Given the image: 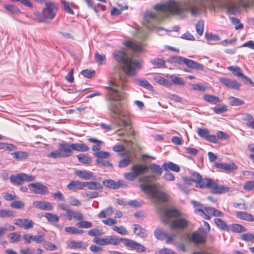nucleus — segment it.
<instances>
[{"instance_id": "f257e3e1", "label": "nucleus", "mask_w": 254, "mask_h": 254, "mask_svg": "<svg viewBox=\"0 0 254 254\" xmlns=\"http://www.w3.org/2000/svg\"><path fill=\"white\" fill-rule=\"evenodd\" d=\"M214 0H195L176 1L169 0L164 3H158L153 6L155 12L147 11L144 14V26L149 30H156L159 32L165 29L158 25L166 18L171 16H182L190 11L193 16L203 12L206 8L214 9Z\"/></svg>"}, {"instance_id": "f03ea898", "label": "nucleus", "mask_w": 254, "mask_h": 254, "mask_svg": "<svg viewBox=\"0 0 254 254\" xmlns=\"http://www.w3.org/2000/svg\"><path fill=\"white\" fill-rule=\"evenodd\" d=\"M125 85V81L120 78L112 81L111 85L106 87L108 89V109L111 116L117 120L118 127L122 126L127 127L131 125L130 121L127 119L128 112L126 106L124 103L120 102L127 97L124 91Z\"/></svg>"}, {"instance_id": "7ed1b4c3", "label": "nucleus", "mask_w": 254, "mask_h": 254, "mask_svg": "<svg viewBox=\"0 0 254 254\" xmlns=\"http://www.w3.org/2000/svg\"><path fill=\"white\" fill-rule=\"evenodd\" d=\"M155 176H144L139 178L138 181L141 183L140 189L146 194L150 195L153 199L154 203L161 211L164 210V207L162 203L167 202L169 200L168 194L163 191H160L157 190V185L149 184L151 183L153 179Z\"/></svg>"}, {"instance_id": "20e7f679", "label": "nucleus", "mask_w": 254, "mask_h": 254, "mask_svg": "<svg viewBox=\"0 0 254 254\" xmlns=\"http://www.w3.org/2000/svg\"><path fill=\"white\" fill-rule=\"evenodd\" d=\"M113 56L116 61L124 64L123 69L128 75H135L136 70L141 68L140 63L129 58L124 50L115 51Z\"/></svg>"}, {"instance_id": "39448f33", "label": "nucleus", "mask_w": 254, "mask_h": 254, "mask_svg": "<svg viewBox=\"0 0 254 254\" xmlns=\"http://www.w3.org/2000/svg\"><path fill=\"white\" fill-rule=\"evenodd\" d=\"M181 215V213L176 209L170 208L165 210L164 212L162 220L166 224H169L171 229H183L188 225L189 222L184 218H179L172 221L170 219L172 218L178 217Z\"/></svg>"}, {"instance_id": "423d86ee", "label": "nucleus", "mask_w": 254, "mask_h": 254, "mask_svg": "<svg viewBox=\"0 0 254 254\" xmlns=\"http://www.w3.org/2000/svg\"><path fill=\"white\" fill-rule=\"evenodd\" d=\"M58 10L56 4L51 1L45 3V6L42 10V15L39 13H35L36 18L40 22H45L47 20H52L54 18Z\"/></svg>"}, {"instance_id": "0eeeda50", "label": "nucleus", "mask_w": 254, "mask_h": 254, "mask_svg": "<svg viewBox=\"0 0 254 254\" xmlns=\"http://www.w3.org/2000/svg\"><path fill=\"white\" fill-rule=\"evenodd\" d=\"M147 170L146 166L138 164L135 165L131 168V172L125 173L124 176L129 181L134 180L139 175L143 174Z\"/></svg>"}, {"instance_id": "6e6552de", "label": "nucleus", "mask_w": 254, "mask_h": 254, "mask_svg": "<svg viewBox=\"0 0 254 254\" xmlns=\"http://www.w3.org/2000/svg\"><path fill=\"white\" fill-rule=\"evenodd\" d=\"M93 155L97 158L96 163L98 165L103 167H113L112 164L108 160V159L110 156V154L108 152L99 151L95 152Z\"/></svg>"}, {"instance_id": "1a4fd4ad", "label": "nucleus", "mask_w": 254, "mask_h": 254, "mask_svg": "<svg viewBox=\"0 0 254 254\" xmlns=\"http://www.w3.org/2000/svg\"><path fill=\"white\" fill-rule=\"evenodd\" d=\"M93 242L97 245L105 246L107 245H118L121 242V238L108 236L104 238L96 237L93 239Z\"/></svg>"}, {"instance_id": "9d476101", "label": "nucleus", "mask_w": 254, "mask_h": 254, "mask_svg": "<svg viewBox=\"0 0 254 254\" xmlns=\"http://www.w3.org/2000/svg\"><path fill=\"white\" fill-rule=\"evenodd\" d=\"M121 242H124L126 247L129 248L131 250L135 251L137 253H142L146 251L145 248L143 245L132 240L122 238Z\"/></svg>"}, {"instance_id": "9b49d317", "label": "nucleus", "mask_w": 254, "mask_h": 254, "mask_svg": "<svg viewBox=\"0 0 254 254\" xmlns=\"http://www.w3.org/2000/svg\"><path fill=\"white\" fill-rule=\"evenodd\" d=\"M28 187L31 192L40 195H46L49 193L48 188L42 183L30 184Z\"/></svg>"}, {"instance_id": "f8f14e48", "label": "nucleus", "mask_w": 254, "mask_h": 254, "mask_svg": "<svg viewBox=\"0 0 254 254\" xmlns=\"http://www.w3.org/2000/svg\"><path fill=\"white\" fill-rule=\"evenodd\" d=\"M219 81L225 86L232 89L239 90L241 87V84L234 79L220 77L219 78Z\"/></svg>"}, {"instance_id": "ddd939ff", "label": "nucleus", "mask_w": 254, "mask_h": 254, "mask_svg": "<svg viewBox=\"0 0 254 254\" xmlns=\"http://www.w3.org/2000/svg\"><path fill=\"white\" fill-rule=\"evenodd\" d=\"M103 184L107 188L111 189H118L120 187H126V184L122 180L116 182L113 180L107 179L103 182Z\"/></svg>"}, {"instance_id": "4468645a", "label": "nucleus", "mask_w": 254, "mask_h": 254, "mask_svg": "<svg viewBox=\"0 0 254 254\" xmlns=\"http://www.w3.org/2000/svg\"><path fill=\"white\" fill-rule=\"evenodd\" d=\"M34 207L42 210L51 211L53 209V205L51 203L44 200H37L33 202Z\"/></svg>"}, {"instance_id": "2eb2a0df", "label": "nucleus", "mask_w": 254, "mask_h": 254, "mask_svg": "<svg viewBox=\"0 0 254 254\" xmlns=\"http://www.w3.org/2000/svg\"><path fill=\"white\" fill-rule=\"evenodd\" d=\"M59 148L60 149L63 157H67L72 155V150L71 144L66 142H63L59 145Z\"/></svg>"}, {"instance_id": "dca6fc26", "label": "nucleus", "mask_w": 254, "mask_h": 254, "mask_svg": "<svg viewBox=\"0 0 254 254\" xmlns=\"http://www.w3.org/2000/svg\"><path fill=\"white\" fill-rule=\"evenodd\" d=\"M14 224L19 227L24 228L26 230L32 228L34 225V223L31 220L21 218L16 219Z\"/></svg>"}, {"instance_id": "f3484780", "label": "nucleus", "mask_w": 254, "mask_h": 254, "mask_svg": "<svg viewBox=\"0 0 254 254\" xmlns=\"http://www.w3.org/2000/svg\"><path fill=\"white\" fill-rule=\"evenodd\" d=\"M124 44L126 46L135 52H141L143 51V49L141 48V45H143L142 41H125Z\"/></svg>"}, {"instance_id": "a211bd4d", "label": "nucleus", "mask_w": 254, "mask_h": 254, "mask_svg": "<svg viewBox=\"0 0 254 254\" xmlns=\"http://www.w3.org/2000/svg\"><path fill=\"white\" fill-rule=\"evenodd\" d=\"M184 64L189 68L198 70H202L204 66L194 61L185 58Z\"/></svg>"}, {"instance_id": "6ab92c4d", "label": "nucleus", "mask_w": 254, "mask_h": 254, "mask_svg": "<svg viewBox=\"0 0 254 254\" xmlns=\"http://www.w3.org/2000/svg\"><path fill=\"white\" fill-rule=\"evenodd\" d=\"M214 183V182L209 178L202 179L201 178L197 184L200 188H206L212 190Z\"/></svg>"}, {"instance_id": "aec40b11", "label": "nucleus", "mask_w": 254, "mask_h": 254, "mask_svg": "<svg viewBox=\"0 0 254 254\" xmlns=\"http://www.w3.org/2000/svg\"><path fill=\"white\" fill-rule=\"evenodd\" d=\"M84 187L85 182L79 181H72L67 185V189L73 191L76 190H82Z\"/></svg>"}, {"instance_id": "412c9836", "label": "nucleus", "mask_w": 254, "mask_h": 254, "mask_svg": "<svg viewBox=\"0 0 254 254\" xmlns=\"http://www.w3.org/2000/svg\"><path fill=\"white\" fill-rule=\"evenodd\" d=\"M215 166L218 169H221L229 172H233L237 169V167L233 163H216Z\"/></svg>"}, {"instance_id": "4be33fe9", "label": "nucleus", "mask_w": 254, "mask_h": 254, "mask_svg": "<svg viewBox=\"0 0 254 254\" xmlns=\"http://www.w3.org/2000/svg\"><path fill=\"white\" fill-rule=\"evenodd\" d=\"M236 217L240 219L248 222L254 221V217L250 213L245 211H238L237 212Z\"/></svg>"}, {"instance_id": "5701e85b", "label": "nucleus", "mask_w": 254, "mask_h": 254, "mask_svg": "<svg viewBox=\"0 0 254 254\" xmlns=\"http://www.w3.org/2000/svg\"><path fill=\"white\" fill-rule=\"evenodd\" d=\"M133 232L134 234L141 238H146L147 236L145 229L141 227L139 225H133Z\"/></svg>"}, {"instance_id": "b1692460", "label": "nucleus", "mask_w": 254, "mask_h": 254, "mask_svg": "<svg viewBox=\"0 0 254 254\" xmlns=\"http://www.w3.org/2000/svg\"><path fill=\"white\" fill-rule=\"evenodd\" d=\"M190 239L191 241L197 244L204 243L206 242L204 237L196 232H193L191 235Z\"/></svg>"}, {"instance_id": "393cba45", "label": "nucleus", "mask_w": 254, "mask_h": 254, "mask_svg": "<svg viewBox=\"0 0 254 254\" xmlns=\"http://www.w3.org/2000/svg\"><path fill=\"white\" fill-rule=\"evenodd\" d=\"M75 174L80 178L84 180H90L93 177V173L86 170H77Z\"/></svg>"}, {"instance_id": "a878e982", "label": "nucleus", "mask_w": 254, "mask_h": 254, "mask_svg": "<svg viewBox=\"0 0 254 254\" xmlns=\"http://www.w3.org/2000/svg\"><path fill=\"white\" fill-rule=\"evenodd\" d=\"M162 167L165 171H166L168 170H171L175 172H178L180 170V167L178 165L172 162L164 163L162 165Z\"/></svg>"}, {"instance_id": "bb28decb", "label": "nucleus", "mask_w": 254, "mask_h": 254, "mask_svg": "<svg viewBox=\"0 0 254 254\" xmlns=\"http://www.w3.org/2000/svg\"><path fill=\"white\" fill-rule=\"evenodd\" d=\"M67 215L69 217V220H70L72 218L76 220H81L83 219V215L81 213L71 209L67 210Z\"/></svg>"}, {"instance_id": "cd10ccee", "label": "nucleus", "mask_w": 254, "mask_h": 254, "mask_svg": "<svg viewBox=\"0 0 254 254\" xmlns=\"http://www.w3.org/2000/svg\"><path fill=\"white\" fill-rule=\"evenodd\" d=\"M227 69L231 71L233 74L237 77L243 78L244 77V74H243L242 70L238 66H230L227 67Z\"/></svg>"}, {"instance_id": "c85d7f7f", "label": "nucleus", "mask_w": 254, "mask_h": 254, "mask_svg": "<svg viewBox=\"0 0 254 254\" xmlns=\"http://www.w3.org/2000/svg\"><path fill=\"white\" fill-rule=\"evenodd\" d=\"M135 82L149 91H152L154 90L153 87L146 79H136L135 80Z\"/></svg>"}, {"instance_id": "c756f323", "label": "nucleus", "mask_w": 254, "mask_h": 254, "mask_svg": "<svg viewBox=\"0 0 254 254\" xmlns=\"http://www.w3.org/2000/svg\"><path fill=\"white\" fill-rule=\"evenodd\" d=\"M229 230L239 233L247 231V229L242 225L239 224H232L229 226Z\"/></svg>"}, {"instance_id": "7c9ffc66", "label": "nucleus", "mask_w": 254, "mask_h": 254, "mask_svg": "<svg viewBox=\"0 0 254 254\" xmlns=\"http://www.w3.org/2000/svg\"><path fill=\"white\" fill-rule=\"evenodd\" d=\"M71 145L72 150L79 152H86L89 149V147L83 143H72L71 144Z\"/></svg>"}, {"instance_id": "2f4dec72", "label": "nucleus", "mask_w": 254, "mask_h": 254, "mask_svg": "<svg viewBox=\"0 0 254 254\" xmlns=\"http://www.w3.org/2000/svg\"><path fill=\"white\" fill-rule=\"evenodd\" d=\"M212 192L214 193H222L228 191L229 188L224 186H219L215 182L213 184Z\"/></svg>"}, {"instance_id": "473e14b6", "label": "nucleus", "mask_w": 254, "mask_h": 254, "mask_svg": "<svg viewBox=\"0 0 254 254\" xmlns=\"http://www.w3.org/2000/svg\"><path fill=\"white\" fill-rule=\"evenodd\" d=\"M87 187L90 190H99L103 189V186L98 182H85V187Z\"/></svg>"}, {"instance_id": "72a5a7b5", "label": "nucleus", "mask_w": 254, "mask_h": 254, "mask_svg": "<svg viewBox=\"0 0 254 254\" xmlns=\"http://www.w3.org/2000/svg\"><path fill=\"white\" fill-rule=\"evenodd\" d=\"M11 155L16 160H22L26 159L28 156V153L25 151H17L12 152Z\"/></svg>"}, {"instance_id": "f704fd0d", "label": "nucleus", "mask_w": 254, "mask_h": 254, "mask_svg": "<svg viewBox=\"0 0 254 254\" xmlns=\"http://www.w3.org/2000/svg\"><path fill=\"white\" fill-rule=\"evenodd\" d=\"M203 98L205 101L211 104H215L220 102L219 98L214 95L206 94L203 96Z\"/></svg>"}, {"instance_id": "c9c22d12", "label": "nucleus", "mask_w": 254, "mask_h": 254, "mask_svg": "<svg viewBox=\"0 0 254 254\" xmlns=\"http://www.w3.org/2000/svg\"><path fill=\"white\" fill-rule=\"evenodd\" d=\"M155 238L160 240H163L167 236L168 233L163 229L157 228L154 232Z\"/></svg>"}, {"instance_id": "e433bc0d", "label": "nucleus", "mask_w": 254, "mask_h": 254, "mask_svg": "<svg viewBox=\"0 0 254 254\" xmlns=\"http://www.w3.org/2000/svg\"><path fill=\"white\" fill-rule=\"evenodd\" d=\"M9 179L10 182L15 185H20L23 183L21 174H17L16 175H11Z\"/></svg>"}, {"instance_id": "4c0bfd02", "label": "nucleus", "mask_w": 254, "mask_h": 254, "mask_svg": "<svg viewBox=\"0 0 254 254\" xmlns=\"http://www.w3.org/2000/svg\"><path fill=\"white\" fill-rule=\"evenodd\" d=\"M228 100L229 105L233 106H238L245 104L244 101L232 96L230 97Z\"/></svg>"}, {"instance_id": "58836bf2", "label": "nucleus", "mask_w": 254, "mask_h": 254, "mask_svg": "<svg viewBox=\"0 0 254 254\" xmlns=\"http://www.w3.org/2000/svg\"><path fill=\"white\" fill-rule=\"evenodd\" d=\"M148 168L156 175L160 176L162 173V168L156 164H151Z\"/></svg>"}, {"instance_id": "ea45409f", "label": "nucleus", "mask_w": 254, "mask_h": 254, "mask_svg": "<svg viewBox=\"0 0 254 254\" xmlns=\"http://www.w3.org/2000/svg\"><path fill=\"white\" fill-rule=\"evenodd\" d=\"M44 216L48 221L50 223H54L58 222L59 220V217L57 215L52 213L47 212L45 214Z\"/></svg>"}, {"instance_id": "a19ab883", "label": "nucleus", "mask_w": 254, "mask_h": 254, "mask_svg": "<svg viewBox=\"0 0 254 254\" xmlns=\"http://www.w3.org/2000/svg\"><path fill=\"white\" fill-rule=\"evenodd\" d=\"M214 223L216 226L223 230H229V226L222 219L216 218L214 219Z\"/></svg>"}, {"instance_id": "79ce46f5", "label": "nucleus", "mask_w": 254, "mask_h": 254, "mask_svg": "<svg viewBox=\"0 0 254 254\" xmlns=\"http://www.w3.org/2000/svg\"><path fill=\"white\" fill-rule=\"evenodd\" d=\"M169 78L171 79L172 82L176 85H184L185 82L181 77H178L174 74L169 75Z\"/></svg>"}, {"instance_id": "37998d69", "label": "nucleus", "mask_w": 254, "mask_h": 254, "mask_svg": "<svg viewBox=\"0 0 254 254\" xmlns=\"http://www.w3.org/2000/svg\"><path fill=\"white\" fill-rule=\"evenodd\" d=\"M151 64L159 68L165 67V62L160 58H155L151 60Z\"/></svg>"}, {"instance_id": "c03bdc74", "label": "nucleus", "mask_w": 254, "mask_h": 254, "mask_svg": "<svg viewBox=\"0 0 254 254\" xmlns=\"http://www.w3.org/2000/svg\"><path fill=\"white\" fill-rule=\"evenodd\" d=\"M78 161L84 164H89L91 162V158L86 155L80 154L77 155Z\"/></svg>"}, {"instance_id": "a18cd8bd", "label": "nucleus", "mask_w": 254, "mask_h": 254, "mask_svg": "<svg viewBox=\"0 0 254 254\" xmlns=\"http://www.w3.org/2000/svg\"><path fill=\"white\" fill-rule=\"evenodd\" d=\"M14 212L10 210L1 209L0 210V218H9L14 216Z\"/></svg>"}, {"instance_id": "49530a36", "label": "nucleus", "mask_w": 254, "mask_h": 254, "mask_svg": "<svg viewBox=\"0 0 254 254\" xmlns=\"http://www.w3.org/2000/svg\"><path fill=\"white\" fill-rule=\"evenodd\" d=\"M64 230L67 233L72 234H82L84 232L83 230L79 229L74 227H66Z\"/></svg>"}, {"instance_id": "de8ad7c7", "label": "nucleus", "mask_w": 254, "mask_h": 254, "mask_svg": "<svg viewBox=\"0 0 254 254\" xmlns=\"http://www.w3.org/2000/svg\"><path fill=\"white\" fill-rule=\"evenodd\" d=\"M8 238L9 239L10 243H16L20 240L21 236L16 233H12L8 235Z\"/></svg>"}, {"instance_id": "09e8293b", "label": "nucleus", "mask_w": 254, "mask_h": 254, "mask_svg": "<svg viewBox=\"0 0 254 254\" xmlns=\"http://www.w3.org/2000/svg\"><path fill=\"white\" fill-rule=\"evenodd\" d=\"M231 21L232 23L235 25V29L236 30L242 29L244 28V25L240 22V20L236 17H231Z\"/></svg>"}, {"instance_id": "8fccbe9b", "label": "nucleus", "mask_w": 254, "mask_h": 254, "mask_svg": "<svg viewBox=\"0 0 254 254\" xmlns=\"http://www.w3.org/2000/svg\"><path fill=\"white\" fill-rule=\"evenodd\" d=\"M195 29L199 36L202 35L204 30V21L201 20L198 21L195 25Z\"/></svg>"}, {"instance_id": "3c124183", "label": "nucleus", "mask_w": 254, "mask_h": 254, "mask_svg": "<svg viewBox=\"0 0 254 254\" xmlns=\"http://www.w3.org/2000/svg\"><path fill=\"white\" fill-rule=\"evenodd\" d=\"M67 245L70 248L76 249L82 248L83 246V243L82 242L71 241L67 242Z\"/></svg>"}, {"instance_id": "603ef678", "label": "nucleus", "mask_w": 254, "mask_h": 254, "mask_svg": "<svg viewBox=\"0 0 254 254\" xmlns=\"http://www.w3.org/2000/svg\"><path fill=\"white\" fill-rule=\"evenodd\" d=\"M95 59L98 64H103L105 63L106 56L104 54H100L99 53L96 52L95 54Z\"/></svg>"}, {"instance_id": "864d4df0", "label": "nucleus", "mask_w": 254, "mask_h": 254, "mask_svg": "<svg viewBox=\"0 0 254 254\" xmlns=\"http://www.w3.org/2000/svg\"><path fill=\"white\" fill-rule=\"evenodd\" d=\"M88 234L89 236H101L104 234V232L102 229L96 228L90 230Z\"/></svg>"}, {"instance_id": "5fc2aeb1", "label": "nucleus", "mask_w": 254, "mask_h": 254, "mask_svg": "<svg viewBox=\"0 0 254 254\" xmlns=\"http://www.w3.org/2000/svg\"><path fill=\"white\" fill-rule=\"evenodd\" d=\"M113 230L118 234H121L122 235H127L128 234V232L126 229L123 226H121L119 227L114 226L113 227Z\"/></svg>"}, {"instance_id": "6e6d98bb", "label": "nucleus", "mask_w": 254, "mask_h": 254, "mask_svg": "<svg viewBox=\"0 0 254 254\" xmlns=\"http://www.w3.org/2000/svg\"><path fill=\"white\" fill-rule=\"evenodd\" d=\"M191 203L193 204V206L196 208V209H195V212H200L201 213H204V211L203 209V205L202 204L194 200L191 201Z\"/></svg>"}, {"instance_id": "4d7b16f0", "label": "nucleus", "mask_w": 254, "mask_h": 254, "mask_svg": "<svg viewBox=\"0 0 254 254\" xmlns=\"http://www.w3.org/2000/svg\"><path fill=\"white\" fill-rule=\"evenodd\" d=\"M62 3L64 6V10L65 12L70 14H74V12L70 7L68 2L64 0H62Z\"/></svg>"}, {"instance_id": "13d9d810", "label": "nucleus", "mask_w": 254, "mask_h": 254, "mask_svg": "<svg viewBox=\"0 0 254 254\" xmlns=\"http://www.w3.org/2000/svg\"><path fill=\"white\" fill-rule=\"evenodd\" d=\"M155 81L159 84L166 86H169L171 85V83L168 81L167 80H166L165 78L161 77V76H157L155 78Z\"/></svg>"}, {"instance_id": "bf43d9fd", "label": "nucleus", "mask_w": 254, "mask_h": 254, "mask_svg": "<svg viewBox=\"0 0 254 254\" xmlns=\"http://www.w3.org/2000/svg\"><path fill=\"white\" fill-rule=\"evenodd\" d=\"M81 74L85 77L90 78L95 75V72L94 70L86 69L83 70L81 72Z\"/></svg>"}, {"instance_id": "052dcab7", "label": "nucleus", "mask_w": 254, "mask_h": 254, "mask_svg": "<svg viewBox=\"0 0 254 254\" xmlns=\"http://www.w3.org/2000/svg\"><path fill=\"white\" fill-rule=\"evenodd\" d=\"M197 132L200 137L205 139L209 134L208 129L204 128H198Z\"/></svg>"}, {"instance_id": "680f3d73", "label": "nucleus", "mask_w": 254, "mask_h": 254, "mask_svg": "<svg viewBox=\"0 0 254 254\" xmlns=\"http://www.w3.org/2000/svg\"><path fill=\"white\" fill-rule=\"evenodd\" d=\"M76 226L81 228H90L92 226L90 222L87 221H81L76 224Z\"/></svg>"}, {"instance_id": "e2e57ef3", "label": "nucleus", "mask_w": 254, "mask_h": 254, "mask_svg": "<svg viewBox=\"0 0 254 254\" xmlns=\"http://www.w3.org/2000/svg\"><path fill=\"white\" fill-rule=\"evenodd\" d=\"M205 37L208 41H216L220 39V37L218 35L207 32L205 34Z\"/></svg>"}, {"instance_id": "0e129e2a", "label": "nucleus", "mask_w": 254, "mask_h": 254, "mask_svg": "<svg viewBox=\"0 0 254 254\" xmlns=\"http://www.w3.org/2000/svg\"><path fill=\"white\" fill-rule=\"evenodd\" d=\"M227 9L228 13H231L233 14H235L236 13L239 12V7L233 4L228 5L227 7Z\"/></svg>"}, {"instance_id": "69168bd1", "label": "nucleus", "mask_w": 254, "mask_h": 254, "mask_svg": "<svg viewBox=\"0 0 254 254\" xmlns=\"http://www.w3.org/2000/svg\"><path fill=\"white\" fill-rule=\"evenodd\" d=\"M185 58L180 56H174L171 57L170 61L172 63H177L178 64H184Z\"/></svg>"}, {"instance_id": "338daca9", "label": "nucleus", "mask_w": 254, "mask_h": 254, "mask_svg": "<svg viewBox=\"0 0 254 254\" xmlns=\"http://www.w3.org/2000/svg\"><path fill=\"white\" fill-rule=\"evenodd\" d=\"M201 178V175L199 173L197 172H193L191 173L189 179L190 181L197 183L199 181H200Z\"/></svg>"}, {"instance_id": "774afa93", "label": "nucleus", "mask_w": 254, "mask_h": 254, "mask_svg": "<svg viewBox=\"0 0 254 254\" xmlns=\"http://www.w3.org/2000/svg\"><path fill=\"white\" fill-rule=\"evenodd\" d=\"M243 188L247 191H251L254 190V181L246 182L244 184Z\"/></svg>"}]
</instances>
